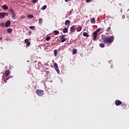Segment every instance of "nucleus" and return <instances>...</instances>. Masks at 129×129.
Returning <instances> with one entry per match:
<instances>
[{
  "label": "nucleus",
  "mask_w": 129,
  "mask_h": 129,
  "mask_svg": "<svg viewBox=\"0 0 129 129\" xmlns=\"http://www.w3.org/2000/svg\"><path fill=\"white\" fill-rule=\"evenodd\" d=\"M102 40L103 43L105 44H111V43H113V41H114V37L109 36V37H103Z\"/></svg>",
  "instance_id": "1"
},
{
  "label": "nucleus",
  "mask_w": 129,
  "mask_h": 129,
  "mask_svg": "<svg viewBox=\"0 0 129 129\" xmlns=\"http://www.w3.org/2000/svg\"><path fill=\"white\" fill-rule=\"evenodd\" d=\"M100 31H101V28H98L92 33L93 41H96V38H97V33H99V32H100Z\"/></svg>",
  "instance_id": "2"
},
{
  "label": "nucleus",
  "mask_w": 129,
  "mask_h": 129,
  "mask_svg": "<svg viewBox=\"0 0 129 129\" xmlns=\"http://www.w3.org/2000/svg\"><path fill=\"white\" fill-rule=\"evenodd\" d=\"M9 16V13L3 12L0 13V19L3 20V19H5V17H8Z\"/></svg>",
  "instance_id": "3"
},
{
  "label": "nucleus",
  "mask_w": 129,
  "mask_h": 129,
  "mask_svg": "<svg viewBox=\"0 0 129 129\" xmlns=\"http://www.w3.org/2000/svg\"><path fill=\"white\" fill-rule=\"evenodd\" d=\"M36 94H37L38 96H43V95H44V91L38 89L36 90Z\"/></svg>",
  "instance_id": "4"
},
{
  "label": "nucleus",
  "mask_w": 129,
  "mask_h": 129,
  "mask_svg": "<svg viewBox=\"0 0 129 129\" xmlns=\"http://www.w3.org/2000/svg\"><path fill=\"white\" fill-rule=\"evenodd\" d=\"M102 31H106V32H108L111 28H110V26H108L107 25H105L104 27H103Z\"/></svg>",
  "instance_id": "5"
},
{
  "label": "nucleus",
  "mask_w": 129,
  "mask_h": 129,
  "mask_svg": "<svg viewBox=\"0 0 129 129\" xmlns=\"http://www.w3.org/2000/svg\"><path fill=\"white\" fill-rule=\"evenodd\" d=\"M61 40V43H64V42H66V41H67V38H65V35H61L59 37Z\"/></svg>",
  "instance_id": "6"
},
{
  "label": "nucleus",
  "mask_w": 129,
  "mask_h": 129,
  "mask_svg": "<svg viewBox=\"0 0 129 129\" xmlns=\"http://www.w3.org/2000/svg\"><path fill=\"white\" fill-rule=\"evenodd\" d=\"M115 105H116V106H119V105H121V104H122V102L120 100H116L115 101Z\"/></svg>",
  "instance_id": "7"
},
{
  "label": "nucleus",
  "mask_w": 129,
  "mask_h": 129,
  "mask_svg": "<svg viewBox=\"0 0 129 129\" xmlns=\"http://www.w3.org/2000/svg\"><path fill=\"white\" fill-rule=\"evenodd\" d=\"M53 66L56 72L59 74V73H60V71L59 70V69H58V64H57V63H54Z\"/></svg>",
  "instance_id": "8"
},
{
  "label": "nucleus",
  "mask_w": 129,
  "mask_h": 129,
  "mask_svg": "<svg viewBox=\"0 0 129 129\" xmlns=\"http://www.w3.org/2000/svg\"><path fill=\"white\" fill-rule=\"evenodd\" d=\"M10 26H11V21L10 20H8L6 22L5 27H6V28H9Z\"/></svg>",
  "instance_id": "9"
},
{
  "label": "nucleus",
  "mask_w": 129,
  "mask_h": 129,
  "mask_svg": "<svg viewBox=\"0 0 129 129\" xmlns=\"http://www.w3.org/2000/svg\"><path fill=\"white\" fill-rule=\"evenodd\" d=\"M2 9L5 11H8L9 10V7L6 5H4L2 6Z\"/></svg>",
  "instance_id": "10"
},
{
  "label": "nucleus",
  "mask_w": 129,
  "mask_h": 129,
  "mask_svg": "<svg viewBox=\"0 0 129 129\" xmlns=\"http://www.w3.org/2000/svg\"><path fill=\"white\" fill-rule=\"evenodd\" d=\"M75 27H76V25H73L71 28H70V31L71 32H75Z\"/></svg>",
  "instance_id": "11"
},
{
  "label": "nucleus",
  "mask_w": 129,
  "mask_h": 129,
  "mask_svg": "<svg viewBox=\"0 0 129 129\" xmlns=\"http://www.w3.org/2000/svg\"><path fill=\"white\" fill-rule=\"evenodd\" d=\"M9 12H10V13H11L12 15H14V14H16V12H15V10H14V9H10L9 10Z\"/></svg>",
  "instance_id": "12"
},
{
  "label": "nucleus",
  "mask_w": 129,
  "mask_h": 129,
  "mask_svg": "<svg viewBox=\"0 0 129 129\" xmlns=\"http://www.w3.org/2000/svg\"><path fill=\"white\" fill-rule=\"evenodd\" d=\"M10 71H5V75L8 77L9 75H10Z\"/></svg>",
  "instance_id": "13"
},
{
  "label": "nucleus",
  "mask_w": 129,
  "mask_h": 129,
  "mask_svg": "<svg viewBox=\"0 0 129 129\" xmlns=\"http://www.w3.org/2000/svg\"><path fill=\"white\" fill-rule=\"evenodd\" d=\"M12 19L13 20H16L17 19V15L16 14V13L14 14H12Z\"/></svg>",
  "instance_id": "14"
},
{
  "label": "nucleus",
  "mask_w": 129,
  "mask_h": 129,
  "mask_svg": "<svg viewBox=\"0 0 129 129\" xmlns=\"http://www.w3.org/2000/svg\"><path fill=\"white\" fill-rule=\"evenodd\" d=\"M67 32H68V29L67 27L64 28L63 30V33L65 34L67 33Z\"/></svg>",
  "instance_id": "15"
},
{
  "label": "nucleus",
  "mask_w": 129,
  "mask_h": 129,
  "mask_svg": "<svg viewBox=\"0 0 129 129\" xmlns=\"http://www.w3.org/2000/svg\"><path fill=\"white\" fill-rule=\"evenodd\" d=\"M83 35L84 37H89V34L87 32H83Z\"/></svg>",
  "instance_id": "16"
},
{
  "label": "nucleus",
  "mask_w": 129,
  "mask_h": 129,
  "mask_svg": "<svg viewBox=\"0 0 129 129\" xmlns=\"http://www.w3.org/2000/svg\"><path fill=\"white\" fill-rule=\"evenodd\" d=\"M64 24L66 26H68V25H70V21L69 20H66L65 21Z\"/></svg>",
  "instance_id": "17"
},
{
  "label": "nucleus",
  "mask_w": 129,
  "mask_h": 129,
  "mask_svg": "<svg viewBox=\"0 0 129 129\" xmlns=\"http://www.w3.org/2000/svg\"><path fill=\"white\" fill-rule=\"evenodd\" d=\"M91 24H94L95 23V18H93L91 19Z\"/></svg>",
  "instance_id": "18"
},
{
  "label": "nucleus",
  "mask_w": 129,
  "mask_h": 129,
  "mask_svg": "<svg viewBox=\"0 0 129 129\" xmlns=\"http://www.w3.org/2000/svg\"><path fill=\"white\" fill-rule=\"evenodd\" d=\"M121 106L123 108V109H126V104H122Z\"/></svg>",
  "instance_id": "19"
},
{
  "label": "nucleus",
  "mask_w": 129,
  "mask_h": 129,
  "mask_svg": "<svg viewBox=\"0 0 129 129\" xmlns=\"http://www.w3.org/2000/svg\"><path fill=\"white\" fill-rule=\"evenodd\" d=\"M99 46L101 47V48H104V47H105V44L103 43H100Z\"/></svg>",
  "instance_id": "20"
},
{
  "label": "nucleus",
  "mask_w": 129,
  "mask_h": 129,
  "mask_svg": "<svg viewBox=\"0 0 129 129\" xmlns=\"http://www.w3.org/2000/svg\"><path fill=\"white\" fill-rule=\"evenodd\" d=\"M53 33H54L55 35H58V34H59V31H58V30H54L53 31Z\"/></svg>",
  "instance_id": "21"
},
{
  "label": "nucleus",
  "mask_w": 129,
  "mask_h": 129,
  "mask_svg": "<svg viewBox=\"0 0 129 129\" xmlns=\"http://www.w3.org/2000/svg\"><path fill=\"white\" fill-rule=\"evenodd\" d=\"M82 30V28L81 27H79L77 28V32H80Z\"/></svg>",
  "instance_id": "22"
},
{
  "label": "nucleus",
  "mask_w": 129,
  "mask_h": 129,
  "mask_svg": "<svg viewBox=\"0 0 129 129\" xmlns=\"http://www.w3.org/2000/svg\"><path fill=\"white\" fill-rule=\"evenodd\" d=\"M47 9V6L44 5L43 7H42L41 10L42 11H45V9Z\"/></svg>",
  "instance_id": "23"
},
{
  "label": "nucleus",
  "mask_w": 129,
  "mask_h": 129,
  "mask_svg": "<svg viewBox=\"0 0 129 129\" xmlns=\"http://www.w3.org/2000/svg\"><path fill=\"white\" fill-rule=\"evenodd\" d=\"M27 17L28 19H33V18H34V16H33V15H29Z\"/></svg>",
  "instance_id": "24"
},
{
  "label": "nucleus",
  "mask_w": 129,
  "mask_h": 129,
  "mask_svg": "<svg viewBox=\"0 0 129 129\" xmlns=\"http://www.w3.org/2000/svg\"><path fill=\"white\" fill-rule=\"evenodd\" d=\"M57 54H58V51H57L56 49H55V50H54V55L55 56H57Z\"/></svg>",
  "instance_id": "25"
},
{
  "label": "nucleus",
  "mask_w": 129,
  "mask_h": 129,
  "mask_svg": "<svg viewBox=\"0 0 129 129\" xmlns=\"http://www.w3.org/2000/svg\"><path fill=\"white\" fill-rule=\"evenodd\" d=\"M7 32L8 33H12V32H13V29H12L11 28H9L8 29Z\"/></svg>",
  "instance_id": "26"
},
{
  "label": "nucleus",
  "mask_w": 129,
  "mask_h": 129,
  "mask_svg": "<svg viewBox=\"0 0 129 129\" xmlns=\"http://www.w3.org/2000/svg\"><path fill=\"white\" fill-rule=\"evenodd\" d=\"M51 37L50 36L46 37L45 38L46 41H50Z\"/></svg>",
  "instance_id": "27"
},
{
  "label": "nucleus",
  "mask_w": 129,
  "mask_h": 129,
  "mask_svg": "<svg viewBox=\"0 0 129 129\" xmlns=\"http://www.w3.org/2000/svg\"><path fill=\"white\" fill-rule=\"evenodd\" d=\"M73 53L74 54H76V53H77V49H74L73 50Z\"/></svg>",
  "instance_id": "28"
},
{
  "label": "nucleus",
  "mask_w": 129,
  "mask_h": 129,
  "mask_svg": "<svg viewBox=\"0 0 129 129\" xmlns=\"http://www.w3.org/2000/svg\"><path fill=\"white\" fill-rule=\"evenodd\" d=\"M42 22H43V19L39 18V24H41Z\"/></svg>",
  "instance_id": "29"
},
{
  "label": "nucleus",
  "mask_w": 129,
  "mask_h": 129,
  "mask_svg": "<svg viewBox=\"0 0 129 129\" xmlns=\"http://www.w3.org/2000/svg\"><path fill=\"white\" fill-rule=\"evenodd\" d=\"M35 28V26H33L29 27V29H30L31 30H34Z\"/></svg>",
  "instance_id": "30"
},
{
  "label": "nucleus",
  "mask_w": 129,
  "mask_h": 129,
  "mask_svg": "<svg viewBox=\"0 0 129 129\" xmlns=\"http://www.w3.org/2000/svg\"><path fill=\"white\" fill-rule=\"evenodd\" d=\"M32 3L33 4H36V3H38V0H33Z\"/></svg>",
  "instance_id": "31"
},
{
  "label": "nucleus",
  "mask_w": 129,
  "mask_h": 129,
  "mask_svg": "<svg viewBox=\"0 0 129 129\" xmlns=\"http://www.w3.org/2000/svg\"><path fill=\"white\" fill-rule=\"evenodd\" d=\"M30 45H31V42H27L26 46H27V47H29V46H30Z\"/></svg>",
  "instance_id": "32"
},
{
  "label": "nucleus",
  "mask_w": 129,
  "mask_h": 129,
  "mask_svg": "<svg viewBox=\"0 0 129 129\" xmlns=\"http://www.w3.org/2000/svg\"><path fill=\"white\" fill-rule=\"evenodd\" d=\"M92 1L93 0H86V3H91V2H92Z\"/></svg>",
  "instance_id": "33"
},
{
  "label": "nucleus",
  "mask_w": 129,
  "mask_h": 129,
  "mask_svg": "<svg viewBox=\"0 0 129 129\" xmlns=\"http://www.w3.org/2000/svg\"><path fill=\"white\" fill-rule=\"evenodd\" d=\"M25 43H29V39H26L24 40Z\"/></svg>",
  "instance_id": "34"
},
{
  "label": "nucleus",
  "mask_w": 129,
  "mask_h": 129,
  "mask_svg": "<svg viewBox=\"0 0 129 129\" xmlns=\"http://www.w3.org/2000/svg\"><path fill=\"white\" fill-rule=\"evenodd\" d=\"M0 27L4 28V23H0Z\"/></svg>",
  "instance_id": "35"
},
{
  "label": "nucleus",
  "mask_w": 129,
  "mask_h": 129,
  "mask_svg": "<svg viewBox=\"0 0 129 129\" xmlns=\"http://www.w3.org/2000/svg\"><path fill=\"white\" fill-rule=\"evenodd\" d=\"M1 40H3V35L2 34H0V41Z\"/></svg>",
  "instance_id": "36"
},
{
  "label": "nucleus",
  "mask_w": 129,
  "mask_h": 129,
  "mask_svg": "<svg viewBox=\"0 0 129 129\" xmlns=\"http://www.w3.org/2000/svg\"><path fill=\"white\" fill-rule=\"evenodd\" d=\"M70 1L71 0H65L64 1L66 2V3H68V2H70Z\"/></svg>",
  "instance_id": "37"
},
{
  "label": "nucleus",
  "mask_w": 129,
  "mask_h": 129,
  "mask_svg": "<svg viewBox=\"0 0 129 129\" xmlns=\"http://www.w3.org/2000/svg\"><path fill=\"white\" fill-rule=\"evenodd\" d=\"M29 35H30V34H32V31H29Z\"/></svg>",
  "instance_id": "38"
},
{
  "label": "nucleus",
  "mask_w": 129,
  "mask_h": 129,
  "mask_svg": "<svg viewBox=\"0 0 129 129\" xmlns=\"http://www.w3.org/2000/svg\"><path fill=\"white\" fill-rule=\"evenodd\" d=\"M4 81H5V82H7L6 80H4Z\"/></svg>",
  "instance_id": "39"
},
{
  "label": "nucleus",
  "mask_w": 129,
  "mask_h": 129,
  "mask_svg": "<svg viewBox=\"0 0 129 129\" xmlns=\"http://www.w3.org/2000/svg\"><path fill=\"white\" fill-rule=\"evenodd\" d=\"M3 78L4 79V76H3Z\"/></svg>",
  "instance_id": "40"
}]
</instances>
